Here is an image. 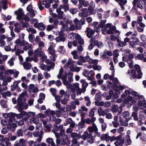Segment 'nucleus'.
<instances>
[{"mask_svg": "<svg viewBox=\"0 0 146 146\" xmlns=\"http://www.w3.org/2000/svg\"><path fill=\"white\" fill-rule=\"evenodd\" d=\"M40 68L42 70H47L48 71L50 70V68L48 66H46L43 64H41Z\"/></svg>", "mask_w": 146, "mask_h": 146, "instance_id": "45", "label": "nucleus"}, {"mask_svg": "<svg viewBox=\"0 0 146 146\" xmlns=\"http://www.w3.org/2000/svg\"><path fill=\"white\" fill-rule=\"evenodd\" d=\"M45 114L47 115L50 117V115L53 116L55 114V112L54 111L47 110L45 112Z\"/></svg>", "mask_w": 146, "mask_h": 146, "instance_id": "32", "label": "nucleus"}, {"mask_svg": "<svg viewBox=\"0 0 146 146\" xmlns=\"http://www.w3.org/2000/svg\"><path fill=\"white\" fill-rule=\"evenodd\" d=\"M88 111V109L84 106L81 107L80 109L78 110L79 113L82 116H83L85 115V113L83 111L87 112Z\"/></svg>", "mask_w": 146, "mask_h": 146, "instance_id": "23", "label": "nucleus"}, {"mask_svg": "<svg viewBox=\"0 0 146 146\" xmlns=\"http://www.w3.org/2000/svg\"><path fill=\"white\" fill-rule=\"evenodd\" d=\"M135 69L137 71L139 75L138 77L136 76V71L134 70H129L127 72V74L131 76V78H135L140 79L142 77L143 73L140 69V66L138 64H135L134 66Z\"/></svg>", "mask_w": 146, "mask_h": 146, "instance_id": "4", "label": "nucleus"}, {"mask_svg": "<svg viewBox=\"0 0 146 146\" xmlns=\"http://www.w3.org/2000/svg\"><path fill=\"white\" fill-rule=\"evenodd\" d=\"M16 114L12 112L9 113H5L3 114V116L5 118H9V122H15V117Z\"/></svg>", "mask_w": 146, "mask_h": 146, "instance_id": "6", "label": "nucleus"}, {"mask_svg": "<svg viewBox=\"0 0 146 146\" xmlns=\"http://www.w3.org/2000/svg\"><path fill=\"white\" fill-rule=\"evenodd\" d=\"M8 35H1L0 36V43L2 46H4L6 43L4 41V39H7Z\"/></svg>", "mask_w": 146, "mask_h": 146, "instance_id": "17", "label": "nucleus"}, {"mask_svg": "<svg viewBox=\"0 0 146 146\" xmlns=\"http://www.w3.org/2000/svg\"><path fill=\"white\" fill-rule=\"evenodd\" d=\"M21 46H23V49L25 51L31 49L33 48L31 44L29 43L27 41H24L23 44L21 43Z\"/></svg>", "mask_w": 146, "mask_h": 146, "instance_id": "7", "label": "nucleus"}, {"mask_svg": "<svg viewBox=\"0 0 146 146\" xmlns=\"http://www.w3.org/2000/svg\"><path fill=\"white\" fill-rule=\"evenodd\" d=\"M60 9H64V11H68L69 10V7L68 5L67 4H65L64 5H61L60 6Z\"/></svg>", "mask_w": 146, "mask_h": 146, "instance_id": "53", "label": "nucleus"}, {"mask_svg": "<svg viewBox=\"0 0 146 146\" xmlns=\"http://www.w3.org/2000/svg\"><path fill=\"white\" fill-rule=\"evenodd\" d=\"M15 58L14 57H12L9 60L8 62V64L10 66H13L14 64V61L15 60Z\"/></svg>", "mask_w": 146, "mask_h": 146, "instance_id": "61", "label": "nucleus"}, {"mask_svg": "<svg viewBox=\"0 0 146 146\" xmlns=\"http://www.w3.org/2000/svg\"><path fill=\"white\" fill-rule=\"evenodd\" d=\"M68 73V69L64 66L63 68H62L60 69L57 77L59 79L61 78L62 81L67 80Z\"/></svg>", "mask_w": 146, "mask_h": 146, "instance_id": "5", "label": "nucleus"}, {"mask_svg": "<svg viewBox=\"0 0 146 146\" xmlns=\"http://www.w3.org/2000/svg\"><path fill=\"white\" fill-rule=\"evenodd\" d=\"M34 54L36 56H40L41 55L44 54V52L41 51L40 48H38L35 50L34 52Z\"/></svg>", "mask_w": 146, "mask_h": 146, "instance_id": "21", "label": "nucleus"}, {"mask_svg": "<svg viewBox=\"0 0 146 146\" xmlns=\"http://www.w3.org/2000/svg\"><path fill=\"white\" fill-rule=\"evenodd\" d=\"M18 85L15 82H14L13 84L11 86V90L12 91H14L18 88Z\"/></svg>", "mask_w": 146, "mask_h": 146, "instance_id": "50", "label": "nucleus"}, {"mask_svg": "<svg viewBox=\"0 0 146 146\" xmlns=\"http://www.w3.org/2000/svg\"><path fill=\"white\" fill-rule=\"evenodd\" d=\"M108 112V111L106 110H103L101 108L98 109V114L99 116H104L106 114V113Z\"/></svg>", "mask_w": 146, "mask_h": 146, "instance_id": "28", "label": "nucleus"}, {"mask_svg": "<svg viewBox=\"0 0 146 146\" xmlns=\"http://www.w3.org/2000/svg\"><path fill=\"white\" fill-rule=\"evenodd\" d=\"M87 130L89 133L85 132L82 136V139L84 140H86L87 137H92V133L94 132H95L96 130L98 131V129L96 124L92 123V126H90L88 127Z\"/></svg>", "mask_w": 146, "mask_h": 146, "instance_id": "3", "label": "nucleus"}, {"mask_svg": "<svg viewBox=\"0 0 146 146\" xmlns=\"http://www.w3.org/2000/svg\"><path fill=\"white\" fill-rule=\"evenodd\" d=\"M20 146H27L25 145L26 140L23 139H21L19 140Z\"/></svg>", "mask_w": 146, "mask_h": 146, "instance_id": "60", "label": "nucleus"}, {"mask_svg": "<svg viewBox=\"0 0 146 146\" xmlns=\"http://www.w3.org/2000/svg\"><path fill=\"white\" fill-rule=\"evenodd\" d=\"M94 38H92L90 41V45L88 46V48L90 50H92L95 44H94Z\"/></svg>", "mask_w": 146, "mask_h": 146, "instance_id": "43", "label": "nucleus"}, {"mask_svg": "<svg viewBox=\"0 0 146 146\" xmlns=\"http://www.w3.org/2000/svg\"><path fill=\"white\" fill-rule=\"evenodd\" d=\"M86 89L82 88V89L78 88L76 89V94L77 95H80L82 93H84L86 91Z\"/></svg>", "mask_w": 146, "mask_h": 146, "instance_id": "49", "label": "nucleus"}, {"mask_svg": "<svg viewBox=\"0 0 146 146\" xmlns=\"http://www.w3.org/2000/svg\"><path fill=\"white\" fill-rule=\"evenodd\" d=\"M101 138L102 140H105L107 142H109V141L110 136L108 135V133H106L102 135L101 136Z\"/></svg>", "mask_w": 146, "mask_h": 146, "instance_id": "30", "label": "nucleus"}, {"mask_svg": "<svg viewBox=\"0 0 146 146\" xmlns=\"http://www.w3.org/2000/svg\"><path fill=\"white\" fill-rule=\"evenodd\" d=\"M56 146H60V145H64L65 143V141L63 138H60L56 139Z\"/></svg>", "mask_w": 146, "mask_h": 146, "instance_id": "24", "label": "nucleus"}, {"mask_svg": "<svg viewBox=\"0 0 146 146\" xmlns=\"http://www.w3.org/2000/svg\"><path fill=\"white\" fill-rule=\"evenodd\" d=\"M56 11L58 13L57 18L58 19H63V16L64 14V12L61 11L60 8H58L56 9Z\"/></svg>", "mask_w": 146, "mask_h": 146, "instance_id": "25", "label": "nucleus"}, {"mask_svg": "<svg viewBox=\"0 0 146 146\" xmlns=\"http://www.w3.org/2000/svg\"><path fill=\"white\" fill-rule=\"evenodd\" d=\"M69 100V96L68 95H65L64 96V98L62 100L61 103L62 104L65 105L68 101Z\"/></svg>", "mask_w": 146, "mask_h": 146, "instance_id": "38", "label": "nucleus"}, {"mask_svg": "<svg viewBox=\"0 0 146 146\" xmlns=\"http://www.w3.org/2000/svg\"><path fill=\"white\" fill-rule=\"evenodd\" d=\"M1 94L2 95V97L3 98H6L7 96L10 97L12 95V94L9 91H7Z\"/></svg>", "mask_w": 146, "mask_h": 146, "instance_id": "47", "label": "nucleus"}, {"mask_svg": "<svg viewBox=\"0 0 146 146\" xmlns=\"http://www.w3.org/2000/svg\"><path fill=\"white\" fill-rule=\"evenodd\" d=\"M110 36V38L111 40L112 41H115L116 40H117V42H119L121 40V38L120 36H116L111 34Z\"/></svg>", "mask_w": 146, "mask_h": 146, "instance_id": "26", "label": "nucleus"}, {"mask_svg": "<svg viewBox=\"0 0 146 146\" xmlns=\"http://www.w3.org/2000/svg\"><path fill=\"white\" fill-rule=\"evenodd\" d=\"M35 14L33 10L28 12L27 14V16L30 17H33L35 15Z\"/></svg>", "mask_w": 146, "mask_h": 146, "instance_id": "59", "label": "nucleus"}, {"mask_svg": "<svg viewBox=\"0 0 146 146\" xmlns=\"http://www.w3.org/2000/svg\"><path fill=\"white\" fill-rule=\"evenodd\" d=\"M90 58L89 56H87L85 57H82L81 58V60L84 62H88L90 60Z\"/></svg>", "mask_w": 146, "mask_h": 146, "instance_id": "51", "label": "nucleus"}, {"mask_svg": "<svg viewBox=\"0 0 146 146\" xmlns=\"http://www.w3.org/2000/svg\"><path fill=\"white\" fill-rule=\"evenodd\" d=\"M79 4L78 5V8L80 9L82 7V5L84 7H88L89 4L88 1H87L85 0L79 2Z\"/></svg>", "mask_w": 146, "mask_h": 146, "instance_id": "20", "label": "nucleus"}, {"mask_svg": "<svg viewBox=\"0 0 146 146\" xmlns=\"http://www.w3.org/2000/svg\"><path fill=\"white\" fill-rule=\"evenodd\" d=\"M62 82L64 85L66 86L67 88H72V85L67 80L62 81Z\"/></svg>", "mask_w": 146, "mask_h": 146, "instance_id": "44", "label": "nucleus"}, {"mask_svg": "<svg viewBox=\"0 0 146 146\" xmlns=\"http://www.w3.org/2000/svg\"><path fill=\"white\" fill-rule=\"evenodd\" d=\"M15 14L17 15V18L18 19L20 20L23 18L24 12L21 9H19L15 12Z\"/></svg>", "mask_w": 146, "mask_h": 146, "instance_id": "9", "label": "nucleus"}, {"mask_svg": "<svg viewBox=\"0 0 146 146\" xmlns=\"http://www.w3.org/2000/svg\"><path fill=\"white\" fill-rule=\"evenodd\" d=\"M124 95L127 98V103L130 102L132 104H135L137 102L136 100H139L137 103V105H135L133 106V110L134 111L137 112L139 109L141 111L140 112V118L143 119H144V117H141V115L143 113V110H145V103L146 100H145L143 96L139 95L137 92L132 90L131 89L128 88L124 92Z\"/></svg>", "mask_w": 146, "mask_h": 146, "instance_id": "1", "label": "nucleus"}, {"mask_svg": "<svg viewBox=\"0 0 146 146\" xmlns=\"http://www.w3.org/2000/svg\"><path fill=\"white\" fill-rule=\"evenodd\" d=\"M98 60L96 59H93L90 58V60L89 61L90 64H92L93 65H96L98 63Z\"/></svg>", "mask_w": 146, "mask_h": 146, "instance_id": "56", "label": "nucleus"}, {"mask_svg": "<svg viewBox=\"0 0 146 146\" xmlns=\"http://www.w3.org/2000/svg\"><path fill=\"white\" fill-rule=\"evenodd\" d=\"M109 64L111 66V67L110 68V69L111 70V74L113 76L114 74L115 70L113 62L112 61H111L110 62Z\"/></svg>", "mask_w": 146, "mask_h": 146, "instance_id": "54", "label": "nucleus"}, {"mask_svg": "<svg viewBox=\"0 0 146 146\" xmlns=\"http://www.w3.org/2000/svg\"><path fill=\"white\" fill-rule=\"evenodd\" d=\"M28 91L30 92L36 93L38 92V89L36 87H35L33 84H30L29 86Z\"/></svg>", "mask_w": 146, "mask_h": 146, "instance_id": "14", "label": "nucleus"}, {"mask_svg": "<svg viewBox=\"0 0 146 146\" xmlns=\"http://www.w3.org/2000/svg\"><path fill=\"white\" fill-rule=\"evenodd\" d=\"M34 38L35 36L33 34H30L29 35L28 39L30 42H33L34 41Z\"/></svg>", "mask_w": 146, "mask_h": 146, "instance_id": "63", "label": "nucleus"}, {"mask_svg": "<svg viewBox=\"0 0 146 146\" xmlns=\"http://www.w3.org/2000/svg\"><path fill=\"white\" fill-rule=\"evenodd\" d=\"M73 22L77 29H81L82 25L80 21L77 18H76L74 19Z\"/></svg>", "mask_w": 146, "mask_h": 146, "instance_id": "22", "label": "nucleus"}, {"mask_svg": "<svg viewBox=\"0 0 146 146\" xmlns=\"http://www.w3.org/2000/svg\"><path fill=\"white\" fill-rule=\"evenodd\" d=\"M95 7V5L92 4L90 5L88 8L89 12L92 14H95L96 13V11L94 9Z\"/></svg>", "mask_w": 146, "mask_h": 146, "instance_id": "31", "label": "nucleus"}, {"mask_svg": "<svg viewBox=\"0 0 146 146\" xmlns=\"http://www.w3.org/2000/svg\"><path fill=\"white\" fill-rule=\"evenodd\" d=\"M21 46L20 45H16L15 46L14 49H12V51H15V54L17 55H19L20 53L23 52V51L21 50Z\"/></svg>", "mask_w": 146, "mask_h": 146, "instance_id": "8", "label": "nucleus"}, {"mask_svg": "<svg viewBox=\"0 0 146 146\" xmlns=\"http://www.w3.org/2000/svg\"><path fill=\"white\" fill-rule=\"evenodd\" d=\"M84 120V118H82L81 119V121L80 122L78 125V127L79 129L83 128L85 127Z\"/></svg>", "mask_w": 146, "mask_h": 146, "instance_id": "35", "label": "nucleus"}, {"mask_svg": "<svg viewBox=\"0 0 146 146\" xmlns=\"http://www.w3.org/2000/svg\"><path fill=\"white\" fill-rule=\"evenodd\" d=\"M103 27L107 29H109L108 30H110L111 31H113L112 30L115 29V27L114 26H112L111 23H108L106 24Z\"/></svg>", "mask_w": 146, "mask_h": 146, "instance_id": "29", "label": "nucleus"}, {"mask_svg": "<svg viewBox=\"0 0 146 146\" xmlns=\"http://www.w3.org/2000/svg\"><path fill=\"white\" fill-rule=\"evenodd\" d=\"M17 135L18 137H22L23 136V131L21 129H18L17 132Z\"/></svg>", "mask_w": 146, "mask_h": 146, "instance_id": "64", "label": "nucleus"}, {"mask_svg": "<svg viewBox=\"0 0 146 146\" xmlns=\"http://www.w3.org/2000/svg\"><path fill=\"white\" fill-rule=\"evenodd\" d=\"M94 44L95 45L98 46V48H101L103 47V43L101 42H98V40H96L95 38H94Z\"/></svg>", "mask_w": 146, "mask_h": 146, "instance_id": "36", "label": "nucleus"}, {"mask_svg": "<svg viewBox=\"0 0 146 146\" xmlns=\"http://www.w3.org/2000/svg\"><path fill=\"white\" fill-rule=\"evenodd\" d=\"M71 137L73 138H77V139H79L81 138V135L79 134H77L76 133L73 132L71 133Z\"/></svg>", "mask_w": 146, "mask_h": 146, "instance_id": "41", "label": "nucleus"}, {"mask_svg": "<svg viewBox=\"0 0 146 146\" xmlns=\"http://www.w3.org/2000/svg\"><path fill=\"white\" fill-rule=\"evenodd\" d=\"M37 26V27H35V28H38L40 30H43L45 29V25L42 23H38Z\"/></svg>", "mask_w": 146, "mask_h": 146, "instance_id": "42", "label": "nucleus"}, {"mask_svg": "<svg viewBox=\"0 0 146 146\" xmlns=\"http://www.w3.org/2000/svg\"><path fill=\"white\" fill-rule=\"evenodd\" d=\"M10 124V125L9 124H8V127L10 128L11 130L13 131H14L15 130V128L17 127V125L15 123H13V122H11V123H9Z\"/></svg>", "mask_w": 146, "mask_h": 146, "instance_id": "37", "label": "nucleus"}, {"mask_svg": "<svg viewBox=\"0 0 146 146\" xmlns=\"http://www.w3.org/2000/svg\"><path fill=\"white\" fill-rule=\"evenodd\" d=\"M133 39V41H131L129 42L130 47L134 48L135 46L138 44L139 42V40L137 38H135Z\"/></svg>", "mask_w": 146, "mask_h": 146, "instance_id": "15", "label": "nucleus"}, {"mask_svg": "<svg viewBox=\"0 0 146 146\" xmlns=\"http://www.w3.org/2000/svg\"><path fill=\"white\" fill-rule=\"evenodd\" d=\"M27 31L29 32H31L32 34H35L36 33V30L33 28V26L31 25L27 27Z\"/></svg>", "mask_w": 146, "mask_h": 146, "instance_id": "39", "label": "nucleus"}, {"mask_svg": "<svg viewBox=\"0 0 146 146\" xmlns=\"http://www.w3.org/2000/svg\"><path fill=\"white\" fill-rule=\"evenodd\" d=\"M55 40L57 42H59L65 41V38L64 34L62 32H60L59 33V36L56 38Z\"/></svg>", "mask_w": 146, "mask_h": 146, "instance_id": "11", "label": "nucleus"}, {"mask_svg": "<svg viewBox=\"0 0 146 146\" xmlns=\"http://www.w3.org/2000/svg\"><path fill=\"white\" fill-rule=\"evenodd\" d=\"M141 0H133V9H136V3H138V4L137 5V7L140 9H142L143 8V6L141 3Z\"/></svg>", "mask_w": 146, "mask_h": 146, "instance_id": "10", "label": "nucleus"}, {"mask_svg": "<svg viewBox=\"0 0 146 146\" xmlns=\"http://www.w3.org/2000/svg\"><path fill=\"white\" fill-rule=\"evenodd\" d=\"M35 115V113L34 112H29L28 113L26 112V117L27 118H29L30 117H33Z\"/></svg>", "mask_w": 146, "mask_h": 146, "instance_id": "52", "label": "nucleus"}, {"mask_svg": "<svg viewBox=\"0 0 146 146\" xmlns=\"http://www.w3.org/2000/svg\"><path fill=\"white\" fill-rule=\"evenodd\" d=\"M102 31L104 35H106L107 34H111L113 33V32L111 31L110 30H108L105 28L103 27L102 29Z\"/></svg>", "mask_w": 146, "mask_h": 146, "instance_id": "34", "label": "nucleus"}, {"mask_svg": "<svg viewBox=\"0 0 146 146\" xmlns=\"http://www.w3.org/2000/svg\"><path fill=\"white\" fill-rule=\"evenodd\" d=\"M79 37H80L79 35L78 34H76L73 33H71L68 35V38L71 39H73L75 38L76 39L77 38Z\"/></svg>", "mask_w": 146, "mask_h": 146, "instance_id": "27", "label": "nucleus"}, {"mask_svg": "<svg viewBox=\"0 0 146 146\" xmlns=\"http://www.w3.org/2000/svg\"><path fill=\"white\" fill-rule=\"evenodd\" d=\"M25 92H23L17 99L18 104L16 108L20 112H21L23 109L26 110L28 107V104L24 103L26 99L25 97Z\"/></svg>", "mask_w": 146, "mask_h": 146, "instance_id": "2", "label": "nucleus"}, {"mask_svg": "<svg viewBox=\"0 0 146 146\" xmlns=\"http://www.w3.org/2000/svg\"><path fill=\"white\" fill-rule=\"evenodd\" d=\"M79 16L84 18L88 16V10L87 8H83L82 10V12L79 13Z\"/></svg>", "mask_w": 146, "mask_h": 146, "instance_id": "19", "label": "nucleus"}, {"mask_svg": "<svg viewBox=\"0 0 146 146\" xmlns=\"http://www.w3.org/2000/svg\"><path fill=\"white\" fill-rule=\"evenodd\" d=\"M38 21L37 19L34 18L30 20L31 23L32 24H34V27L35 28L37 27Z\"/></svg>", "mask_w": 146, "mask_h": 146, "instance_id": "48", "label": "nucleus"}, {"mask_svg": "<svg viewBox=\"0 0 146 146\" xmlns=\"http://www.w3.org/2000/svg\"><path fill=\"white\" fill-rule=\"evenodd\" d=\"M75 63V62L72 61L71 58H69L67 62L64 65V66L65 68L68 67L71 70H72L74 67V63Z\"/></svg>", "mask_w": 146, "mask_h": 146, "instance_id": "12", "label": "nucleus"}, {"mask_svg": "<svg viewBox=\"0 0 146 146\" xmlns=\"http://www.w3.org/2000/svg\"><path fill=\"white\" fill-rule=\"evenodd\" d=\"M108 86L109 88L110 89H115L116 88V86H115V84H112L111 82H108Z\"/></svg>", "mask_w": 146, "mask_h": 146, "instance_id": "55", "label": "nucleus"}, {"mask_svg": "<svg viewBox=\"0 0 146 146\" xmlns=\"http://www.w3.org/2000/svg\"><path fill=\"white\" fill-rule=\"evenodd\" d=\"M8 136L10 140L11 141H14L17 139V137L15 135H12V134L11 133H9Z\"/></svg>", "mask_w": 146, "mask_h": 146, "instance_id": "57", "label": "nucleus"}, {"mask_svg": "<svg viewBox=\"0 0 146 146\" xmlns=\"http://www.w3.org/2000/svg\"><path fill=\"white\" fill-rule=\"evenodd\" d=\"M21 113L19 114H16V117L18 119H21L24 117V120H27V117H26V112L25 111H22L20 112Z\"/></svg>", "mask_w": 146, "mask_h": 146, "instance_id": "18", "label": "nucleus"}, {"mask_svg": "<svg viewBox=\"0 0 146 146\" xmlns=\"http://www.w3.org/2000/svg\"><path fill=\"white\" fill-rule=\"evenodd\" d=\"M131 116L133 117V119L135 121H137L138 120L137 117V112L133 111L132 114Z\"/></svg>", "mask_w": 146, "mask_h": 146, "instance_id": "62", "label": "nucleus"}, {"mask_svg": "<svg viewBox=\"0 0 146 146\" xmlns=\"http://www.w3.org/2000/svg\"><path fill=\"white\" fill-rule=\"evenodd\" d=\"M30 121L32 123H34L37 124L39 122L38 117L36 116H35L33 117H32L30 119Z\"/></svg>", "mask_w": 146, "mask_h": 146, "instance_id": "33", "label": "nucleus"}, {"mask_svg": "<svg viewBox=\"0 0 146 146\" xmlns=\"http://www.w3.org/2000/svg\"><path fill=\"white\" fill-rule=\"evenodd\" d=\"M20 64H21L22 65L24 69L26 70H29L31 69L32 66L31 64L30 63L27 62V61H25L23 63L21 62Z\"/></svg>", "mask_w": 146, "mask_h": 146, "instance_id": "16", "label": "nucleus"}, {"mask_svg": "<svg viewBox=\"0 0 146 146\" xmlns=\"http://www.w3.org/2000/svg\"><path fill=\"white\" fill-rule=\"evenodd\" d=\"M112 77V76H110V79L112 80V82L115 84V86H118V85L119 84L118 79L116 78H113Z\"/></svg>", "mask_w": 146, "mask_h": 146, "instance_id": "46", "label": "nucleus"}, {"mask_svg": "<svg viewBox=\"0 0 146 146\" xmlns=\"http://www.w3.org/2000/svg\"><path fill=\"white\" fill-rule=\"evenodd\" d=\"M47 143L50 144L52 146H56L55 143L54 142L53 139L51 138H48L46 140Z\"/></svg>", "mask_w": 146, "mask_h": 146, "instance_id": "40", "label": "nucleus"}, {"mask_svg": "<svg viewBox=\"0 0 146 146\" xmlns=\"http://www.w3.org/2000/svg\"><path fill=\"white\" fill-rule=\"evenodd\" d=\"M111 110L114 113H116L117 111L118 114L121 113L122 111V108L121 107H118L117 105L112 106Z\"/></svg>", "mask_w": 146, "mask_h": 146, "instance_id": "13", "label": "nucleus"}, {"mask_svg": "<svg viewBox=\"0 0 146 146\" xmlns=\"http://www.w3.org/2000/svg\"><path fill=\"white\" fill-rule=\"evenodd\" d=\"M58 50L61 53L63 54L65 52V49L63 46H60L58 48Z\"/></svg>", "mask_w": 146, "mask_h": 146, "instance_id": "58", "label": "nucleus"}]
</instances>
